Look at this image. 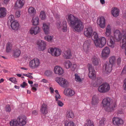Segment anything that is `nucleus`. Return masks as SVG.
Returning a JSON list of instances; mask_svg holds the SVG:
<instances>
[{"instance_id": "obj_1", "label": "nucleus", "mask_w": 126, "mask_h": 126, "mask_svg": "<svg viewBox=\"0 0 126 126\" xmlns=\"http://www.w3.org/2000/svg\"><path fill=\"white\" fill-rule=\"evenodd\" d=\"M113 36H111L109 39L108 44V46L111 48H114L115 46V41H119L122 39L120 43V45L122 48L126 45V36L120 33V31L116 30L114 31Z\"/></svg>"}, {"instance_id": "obj_2", "label": "nucleus", "mask_w": 126, "mask_h": 126, "mask_svg": "<svg viewBox=\"0 0 126 126\" xmlns=\"http://www.w3.org/2000/svg\"><path fill=\"white\" fill-rule=\"evenodd\" d=\"M66 18L70 26L74 31L80 32L83 30V23L79 19L71 14L68 15Z\"/></svg>"}, {"instance_id": "obj_3", "label": "nucleus", "mask_w": 126, "mask_h": 126, "mask_svg": "<svg viewBox=\"0 0 126 126\" xmlns=\"http://www.w3.org/2000/svg\"><path fill=\"white\" fill-rule=\"evenodd\" d=\"M111 99L110 98L106 97L104 99L102 102L105 110L108 112H112L116 107L115 104L111 103Z\"/></svg>"}, {"instance_id": "obj_4", "label": "nucleus", "mask_w": 126, "mask_h": 126, "mask_svg": "<svg viewBox=\"0 0 126 126\" xmlns=\"http://www.w3.org/2000/svg\"><path fill=\"white\" fill-rule=\"evenodd\" d=\"M40 62L39 59L36 58L30 61L29 65L31 68L32 69H37L40 66Z\"/></svg>"}, {"instance_id": "obj_5", "label": "nucleus", "mask_w": 126, "mask_h": 126, "mask_svg": "<svg viewBox=\"0 0 126 126\" xmlns=\"http://www.w3.org/2000/svg\"><path fill=\"white\" fill-rule=\"evenodd\" d=\"M94 42L96 47L102 48L106 44V40L105 37H101L97 40H94Z\"/></svg>"}, {"instance_id": "obj_6", "label": "nucleus", "mask_w": 126, "mask_h": 126, "mask_svg": "<svg viewBox=\"0 0 126 126\" xmlns=\"http://www.w3.org/2000/svg\"><path fill=\"white\" fill-rule=\"evenodd\" d=\"M58 29H61L63 32H66L67 30V23L65 19L58 21L56 24Z\"/></svg>"}, {"instance_id": "obj_7", "label": "nucleus", "mask_w": 126, "mask_h": 126, "mask_svg": "<svg viewBox=\"0 0 126 126\" xmlns=\"http://www.w3.org/2000/svg\"><path fill=\"white\" fill-rule=\"evenodd\" d=\"M110 89L109 84L107 83H104L98 87V90L100 93H105L108 92Z\"/></svg>"}, {"instance_id": "obj_8", "label": "nucleus", "mask_w": 126, "mask_h": 126, "mask_svg": "<svg viewBox=\"0 0 126 126\" xmlns=\"http://www.w3.org/2000/svg\"><path fill=\"white\" fill-rule=\"evenodd\" d=\"M55 80L61 86L65 88L68 86V82L64 78L57 77L55 79Z\"/></svg>"}, {"instance_id": "obj_9", "label": "nucleus", "mask_w": 126, "mask_h": 126, "mask_svg": "<svg viewBox=\"0 0 126 126\" xmlns=\"http://www.w3.org/2000/svg\"><path fill=\"white\" fill-rule=\"evenodd\" d=\"M48 52L51 55L54 57H58L60 56L62 52L61 49L56 47L50 48L48 49Z\"/></svg>"}, {"instance_id": "obj_10", "label": "nucleus", "mask_w": 126, "mask_h": 126, "mask_svg": "<svg viewBox=\"0 0 126 126\" xmlns=\"http://www.w3.org/2000/svg\"><path fill=\"white\" fill-rule=\"evenodd\" d=\"M110 48L106 46L103 48L101 53V57L102 58L106 59L110 55Z\"/></svg>"}, {"instance_id": "obj_11", "label": "nucleus", "mask_w": 126, "mask_h": 126, "mask_svg": "<svg viewBox=\"0 0 126 126\" xmlns=\"http://www.w3.org/2000/svg\"><path fill=\"white\" fill-rule=\"evenodd\" d=\"M18 126H23L26 123L27 121L26 116L24 115L19 116L17 118Z\"/></svg>"}, {"instance_id": "obj_12", "label": "nucleus", "mask_w": 126, "mask_h": 126, "mask_svg": "<svg viewBox=\"0 0 126 126\" xmlns=\"http://www.w3.org/2000/svg\"><path fill=\"white\" fill-rule=\"evenodd\" d=\"M93 30L92 28L91 27H88L85 28L84 30V34L86 36L90 38L92 35Z\"/></svg>"}, {"instance_id": "obj_13", "label": "nucleus", "mask_w": 126, "mask_h": 126, "mask_svg": "<svg viewBox=\"0 0 126 126\" xmlns=\"http://www.w3.org/2000/svg\"><path fill=\"white\" fill-rule=\"evenodd\" d=\"M40 32V29L38 26H33L30 29L29 33L33 35H35Z\"/></svg>"}, {"instance_id": "obj_14", "label": "nucleus", "mask_w": 126, "mask_h": 126, "mask_svg": "<svg viewBox=\"0 0 126 126\" xmlns=\"http://www.w3.org/2000/svg\"><path fill=\"white\" fill-rule=\"evenodd\" d=\"M97 23L101 28H104L105 25V20L103 16L98 18L97 20Z\"/></svg>"}, {"instance_id": "obj_15", "label": "nucleus", "mask_w": 126, "mask_h": 126, "mask_svg": "<svg viewBox=\"0 0 126 126\" xmlns=\"http://www.w3.org/2000/svg\"><path fill=\"white\" fill-rule=\"evenodd\" d=\"M112 122L114 125L119 126L123 124L124 123L123 120L119 117H114L112 119Z\"/></svg>"}, {"instance_id": "obj_16", "label": "nucleus", "mask_w": 126, "mask_h": 126, "mask_svg": "<svg viewBox=\"0 0 126 126\" xmlns=\"http://www.w3.org/2000/svg\"><path fill=\"white\" fill-rule=\"evenodd\" d=\"M89 73L88 76L89 78L92 79L95 78V71L94 68L91 65H90L89 67Z\"/></svg>"}, {"instance_id": "obj_17", "label": "nucleus", "mask_w": 126, "mask_h": 126, "mask_svg": "<svg viewBox=\"0 0 126 126\" xmlns=\"http://www.w3.org/2000/svg\"><path fill=\"white\" fill-rule=\"evenodd\" d=\"M63 93L66 96L71 97L75 94V92L74 90L70 89H66L64 90Z\"/></svg>"}, {"instance_id": "obj_18", "label": "nucleus", "mask_w": 126, "mask_h": 126, "mask_svg": "<svg viewBox=\"0 0 126 126\" xmlns=\"http://www.w3.org/2000/svg\"><path fill=\"white\" fill-rule=\"evenodd\" d=\"M54 72L56 74L59 75H62L64 73V71L61 67L59 66H56L54 68Z\"/></svg>"}, {"instance_id": "obj_19", "label": "nucleus", "mask_w": 126, "mask_h": 126, "mask_svg": "<svg viewBox=\"0 0 126 126\" xmlns=\"http://www.w3.org/2000/svg\"><path fill=\"white\" fill-rule=\"evenodd\" d=\"M92 63L94 66H98L101 65L100 61L99 58L96 56H94L92 58Z\"/></svg>"}, {"instance_id": "obj_20", "label": "nucleus", "mask_w": 126, "mask_h": 126, "mask_svg": "<svg viewBox=\"0 0 126 126\" xmlns=\"http://www.w3.org/2000/svg\"><path fill=\"white\" fill-rule=\"evenodd\" d=\"M37 44L39 46V48L41 50H44L46 48L45 42L41 40H39L37 42Z\"/></svg>"}, {"instance_id": "obj_21", "label": "nucleus", "mask_w": 126, "mask_h": 126, "mask_svg": "<svg viewBox=\"0 0 126 126\" xmlns=\"http://www.w3.org/2000/svg\"><path fill=\"white\" fill-rule=\"evenodd\" d=\"M112 65L109 63H106L103 67L105 72L107 73L110 72L112 70Z\"/></svg>"}, {"instance_id": "obj_22", "label": "nucleus", "mask_w": 126, "mask_h": 126, "mask_svg": "<svg viewBox=\"0 0 126 126\" xmlns=\"http://www.w3.org/2000/svg\"><path fill=\"white\" fill-rule=\"evenodd\" d=\"M91 43L90 40L89 39L86 41L83 44V49L85 52L88 51Z\"/></svg>"}, {"instance_id": "obj_23", "label": "nucleus", "mask_w": 126, "mask_h": 126, "mask_svg": "<svg viewBox=\"0 0 126 126\" xmlns=\"http://www.w3.org/2000/svg\"><path fill=\"white\" fill-rule=\"evenodd\" d=\"M50 24L49 23H44L43 24L42 29L45 33L46 34H48L49 33Z\"/></svg>"}, {"instance_id": "obj_24", "label": "nucleus", "mask_w": 126, "mask_h": 126, "mask_svg": "<svg viewBox=\"0 0 126 126\" xmlns=\"http://www.w3.org/2000/svg\"><path fill=\"white\" fill-rule=\"evenodd\" d=\"M25 3L24 0H17L15 3V7L17 8H22Z\"/></svg>"}, {"instance_id": "obj_25", "label": "nucleus", "mask_w": 126, "mask_h": 126, "mask_svg": "<svg viewBox=\"0 0 126 126\" xmlns=\"http://www.w3.org/2000/svg\"><path fill=\"white\" fill-rule=\"evenodd\" d=\"M40 111L42 113L45 115L48 113L47 106L46 104L43 103L40 109Z\"/></svg>"}, {"instance_id": "obj_26", "label": "nucleus", "mask_w": 126, "mask_h": 126, "mask_svg": "<svg viewBox=\"0 0 126 126\" xmlns=\"http://www.w3.org/2000/svg\"><path fill=\"white\" fill-rule=\"evenodd\" d=\"M111 26L108 25L107 26L106 29V31L105 33V35L106 36L109 37V38L111 36Z\"/></svg>"}, {"instance_id": "obj_27", "label": "nucleus", "mask_w": 126, "mask_h": 126, "mask_svg": "<svg viewBox=\"0 0 126 126\" xmlns=\"http://www.w3.org/2000/svg\"><path fill=\"white\" fill-rule=\"evenodd\" d=\"M72 54L70 50L68 49L64 52L63 57L65 59H69L71 58Z\"/></svg>"}, {"instance_id": "obj_28", "label": "nucleus", "mask_w": 126, "mask_h": 126, "mask_svg": "<svg viewBox=\"0 0 126 126\" xmlns=\"http://www.w3.org/2000/svg\"><path fill=\"white\" fill-rule=\"evenodd\" d=\"M6 10L4 7L0 8V18L5 17L6 15Z\"/></svg>"}, {"instance_id": "obj_29", "label": "nucleus", "mask_w": 126, "mask_h": 126, "mask_svg": "<svg viewBox=\"0 0 126 126\" xmlns=\"http://www.w3.org/2000/svg\"><path fill=\"white\" fill-rule=\"evenodd\" d=\"M111 14L113 16L116 17L119 15V11L118 9L116 8H112Z\"/></svg>"}, {"instance_id": "obj_30", "label": "nucleus", "mask_w": 126, "mask_h": 126, "mask_svg": "<svg viewBox=\"0 0 126 126\" xmlns=\"http://www.w3.org/2000/svg\"><path fill=\"white\" fill-rule=\"evenodd\" d=\"M11 23V27L13 29L16 30L18 29L19 24L17 21L15 20Z\"/></svg>"}, {"instance_id": "obj_31", "label": "nucleus", "mask_w": 126, "mask_h": 126, "mask_svg": "<svg viewBox=\"0 0 126 126\" xmlns=\"http://www.w3.org/2000/svg\"><path fill=\"white\" fill-rule=\"evenodd\" d=\"M99 102L98 97L96 95H94L93 97L91 103L92 105H97Z\"/></svg>"}, {"instance_id": "obj_32", "label": "nucleus", "mask_w": 126, "mask_h": 126, "mask_svg": "<svg viewBox=\"0 0 126 126\" xmlns=\"http://www.w3.org/2000/svg\"><path fill=\"white\" fill-rule=\"evenodd\" d=\"M21 53V51L18 48H16L13 50V56L15 58L18 57Z\"/></svg>"}, {"instance_id": "obj_33", "label": "nucleus", "mask_w": 126, "mask_h": 126, "mask_svg": "<svg viewBox=\"0 0 126 126\" xmlns=\"http://www.w3.org/2000/svg\"><path fill=\"white\" fill-rule=\"evenodd\" d=\"M64 126H76V125L72 121H65L64 123Z\"/></svg>"}, {"instance_id": "obj_34", "label": "nucleus", "mask_w": 126, "mask_h": 126, "mask_svg": "<svg viewBox=\"0 0 126 126\" xmlns=\"http://www.w3.org/2000/svg\"><path fill=\"white\" fill-rule=\"evenodd\" d=\"M39 21L38 16H36L33 17L32 20V22L33 25H38L39 23Z\"/></svg>"}, {"instance_id": "obj_35", "label": "nucleus", "mask_w": 126, "mask_h": 126, "mask_svg": "<svg viewBox=\"0 0 126 126\" xmlns=\"http://www.w3.org/2000/svg\"><path fill=\"white\" fill-rule=\"evenodd\" d=\"M66 116L69 118L73 119L74 117V113L71 111H67L66 112Z\"/></svg>"}, {"instance_id": "obj_36", "label": "nucleus", "mask_w": 126, "mask_h": 126, "mask_svg": "<svg viewBox=\"0 0 126 126\" xmlns=\"http://www.w3.org/2000/svg\"><path fill=\"white\" fill-rule=\"evenodd\" d=\"M75 79L77 82H81L82 81L83 79L81 78L78 74L76 73L75 74Z\"/></svg>"}, {"instance_id": "obj_37", "label": "nucleus", "mask_w": 126, "mask_h": 126, "mask_svg": "<svg viewBox=\"0 0 126 126\" xmlns=\"http://www.w3.org/2000/svg\"><path fill=\"white\" fill-rule=\"evenodd\" d=\"M10 126H18L17 119L12 120L10 122Z\"/></svg>"}, {"instance_id": "obj_38", "label": "nucleus", "mask_w": 126, "mask_h": 126, "mask_svg": "<svg viewBox=\"0 0 126 126\" xmlns=\"http://www.w3.org/2000/svg\"><path fill=\"white\" fill-rule=\"evenodd\" d=\"M12 48V45L10 42L7 43L6 45V50L7 52H10Z\"/></svg>"}, {"instance_id": "obj_39", "label": "nucleus", "mask_w": 126, "mask_h": 126, "mask_svg": "<svg viewBox=\"0 0 126 126\" xmlns=\"http://www.w3.org/2000/svg\"><path fill=\"white\" fill-rule=\"evenodd\" d=\"M84 126H94L93 121L87 119L85 123Z\"/></svg>"}, {"instance_id": "obj_40", "label": "nucleus", "mask_w": 126, "mask_h": 126, "mask_svg": "<svg viewBox=\"0 0 126 126\" xmlns=\"http://www.w3.org/2000/svg\"><path fill=\"white\" fill-rule=\"evenodd\" d=\"M28 10L29 14L30 15L34 14L36 13L35 9L32 7H30Z\"/></svg>"}, {"instance_id": "obj_41", "label": "nucleus", "mask_w": 126, "mask_h": 126, "mask_svg": "<svg viewBox=\"0 0 126 126\" xmlns=\"http://www.w3.org/2000/svg\"><path fill=\"white\" fill-rule=\"evenodd\" d=\"M64 64L66 68L69 69L72 65V63L69 61H67L64 63Z\"/></svg>"}, {"instance_id": "obj_42", "label": "nucleus", "mask_w": 126, "mask_h": 126, "mask_svg": "<svg viewBox=\"0 0 126 126\" xmlns=\"http://www.w3.org/2000/svg\"><path fill=\"white\" fill-rule=\"evenodd\" d=\"M116 59V57L114 56H112L110 57L109 58L110 63L112 65V64L115 62Z\"/></svg>"}, {"instance_id": "obj_43", "label": "nucleus", "mask_w": 126, "mask_h": 126, "mask_svg": "<svg viewBox=\"0 0 126 126\" xmlns=\"http://www.w3.org/2000/svg\"><path fill=\"white\" fill-rule=\"evenodd\" d=\"M40 17L42 20H44L46 18V14L45 12L43 11H41L40 14Z\"/></svg>"}, {"instance_id": "obj_44", "label": "nucleus", "mask_w": 126, "mask_h": 126, "mask_svg": "<svg viewBox=\"0 0 126 126\" xmlns=\"http://www.w3.org/2000/svg\"><path fill=\"white\" fill-rule=\"evenodd\" d=\"M106 119L104 118H102L99 122V125L100 126H104L105 123Z\"/></svg>"}, {"instance_id": "obj_45", "label": "nucleus", "mask_w": 126, "mask_h": 126, "mask_svg": "<svg viewBox=\"0 0 126 126\" xmlns=\"http://www.w3.org/2000/svg\"><path fill=\"white\" fill-rule=\"evenodd\" d=\"M15 18L14 16L12 15H11L9 16L8 18V21H10L11 23L14 21Z\"/></svg>"}, {"instance_id": "obj_46", "label": "nucleus", "mask_w": 126, "mask_h": 126, "mask_svg": "<svg viewBox=\"0 0 126 126\" xmlns=\"http://www.w3.org/2000/svg\"><path fill=\"white\" fill-rule=\"evenodd\" d=\"M92 36L91 37L93 36V37L94 39V40H97L99 38H98V35L97 33L95 32H93L92 34Z\"/></svg>"}, {"instance_id": "obj_47", "label": "nucleus", "mask_w": 126, "mask_h": 126, "mask_svg": "<svg viewBox=\"0 0 126 126\" xmlns=\"http://www.w3.org/2000/svg\"><path fill=\"white\" fill-rule=\"evenodd\" d=\"M45 40L48 42L51 41L53 38V37L51 36L47 35L45 37Z\"/></svg>"}, {"instance_id": "obj_48", "label": "nucleus", "mask_w": 126, "mask_h": 126, "mask_svg": "<svg viewBox=\"0 0 126 126\" xmlns=\"http://www.w3.org/2000/svg\"><path fill=\"white\" fill-rule=\"evenodd\" d=\"M52 73V72L50 70H47L46 71L45 73V75L47 76H50Z\"/></svg>"}, {"instance_id": "obj_49", "label": "nucleus", "mask_w": 126, "mask_h": 126, "mask_svg": "<svg viewBox=\"0 0 126 126\" xmlns=\"http://www.w3.org/2000/svg\"><path fill=\"white\" fill-rule=\"evenodd\" d=\"M9 81L15 84H16L17 81L16 80V79L14 77L8 79Z\"/></svg>"}, {"instance_id": "obj_50", "label": "nucleus", "mask_w": 126, "mask_h": 126, "mask_svg": "<svg viewBox=\"0 0 126 126\" xmlns=\"http://www.w3.org/2000/svg\"><path fill=\"white\" fill-rule=\"evenodd\" d=\"M5 110L8 112H9L11 111V107L9 105H7L5 107Z\"/></svg>"}, {"instance_id": "obj_51", "label": "nucleus", "mask_w": 126, "mask_h": 126, "mask_svg": "<svg viewBox=\"0 0 126 126\" xmlns=\"http://www.w3.org/2000/svg\"><path fill=\"white\" fill-rule=\"evenodd\" d=\"M53 15L54 16L57 18H58L60 16V14L57 12H53Z\"/></svg>"}, {"instance_id": "obj_52", "label": "nucleus", "mask_w": 126, "mask_h": 126, "mask_svg": "<svg viewBox=\"0 0 126 126\" xmlns=\"http://www.w3.org/2000/svg\"><path fill=\"white\" fill-rule=\"evenodd\" d=\"M126 74V65L124 67L121 73V75H122Z\"/></svg>"}, {"instance_id": "obj_53", "label": "nucleus", "mask_w": 126, "mask_h": 126, "mask_svg": "<svg viewBox=\"0 0 126 126\" xmlns=\"http://www.w3.org/2000/svg\"><path fill=\"white\" fill-rule=\"evenodd\" d=\"M20 11H16L15 13L16 16L17 17H19L20 15Z\"/></svg>"}, {"instance_id": "obj_54", "label": "nucleus", "mask_w": 126, "mask_h": 126, "mask_svg": "<svg viewBox=\"0 0 126 126\" xmlns=\"http://www.w3.org/2000/svg\"><path fill=\"white\" fill-rule=\"evenodd\" d=\"M57 104L58 106L60 107H62L63 105V103L60 100H58Z\"/></svg>"}, {"instance_id": "obj_55", "label": "nucleus", "mask_w": 126, "mask_h": 126, "mask_svg": "<svg viewBox=\"0 0 126 126\" xmlns=\"http://www.w3.org/2000/svg\"><path fill=\"white\" fill-rule=\"evenodd\" d=\"M55 99L56 101L58 100V99H60L61 98V96L59 94H55Z\"/></svg>"}, {"instance_id": "obj_56", "label": "nucleus", "mask_w": 126, "mask_h": 126, "mask_svg": "<svg viewBox=\"0 0 126 126\" xmlns=\"http://www.w3.org/2000/svg\"><path fill=\"white\" fill-rule=\"evenodd\" d=\"M123 86L124 89L126 91V78L124 80Z\"/></svg>"}, {"instance_id": "obj_57", "label": "nucleus", "mask_w": 126, "mask_h": 126, "mask_svg": "<svg viewBox=\"0 0 126 126\" xmlns=\"http://www.w3.org/2000/svg\"><path fill=\"white\" fill-rule=\"evenodd\" d=\"M30 74H32L29 73V74H24L23 75L24 76L28 77L31 79H32L33 78V77L30 75Z\"/></svg>"}, {"instance_id": "obj_58", "label": "nucleus", "mask_w": 126, "mask_h": 126, "mask_svg": "<svg viewBox=\"0 0 126 126\" xmlns=\"http://www.w3.org/2000/svg\"><path fill=\"white\" fill-rule=\"evenodd\" d=\"M72 66V70L73 71H74L75 70V69L76 68L77 65L76 64H74L73 65H71Z\"/></svg>"}, {"instance_id": "obj_59", "label": "nucleus", "mask_w": 126, "mask_h": 126, "mask_svg": "<svg viewBox=\"0 0 126 126\" xmlns=\"http://www.w3.org/2000/svg\"><path fill=\"white\" fill-rule=\"evenodd\" d=\"M117 112L119 114H123L124 113L123 110L122 109H120L118 110Z\"/></svg>"}, {"instance_id": "obj_60", "label": "nucleus", "mask_w": 126, "mask_h": 126, "mask_svg": "<svg viewBox=\"0 0 126 126\" xmlns=\"http://www.w3.org/2000/svg\"><path fill=\"white\" fill-rule=\"evenodd\" d=\"M121 58L120 57L118 58L117 60V64L119 65L121 63Z\"/></svg>"}, {"instance_id": "obj_61", "label": "nucleus", "mask_w": 126, "mask_h": 126, "mask_svg": "<svg viewBox=\"0 0 126 126\" xmlns=\"http://www.w3.org/2000/svg\"><path fill=\"white\" fill-rule=\"evenodd\" d=\"M27 83L24 82L22 84H21V86L23 88H24L27 85Z\"/></svg>"}, {"instance_id": "obj_62", "label": "nucleus", "mask_w": 126, "mask_h": 126, "mask_svg": "<svg viewBox=\"0 0 126 126\" xmlns=\"http://www.w3.org/2000/svg\"><path fill=\"white\" fill-rule=\"evenodd\" d=\"M32 113L34 115H37V112L36 110H34L32 111Z\"/></svg>"}, {"instance_id": "obj_63", "label": "nucleus", "mask_w": 126, "mask_h": 126, "mask_svg": "<svg viewBox=\"0 0 126 126\" xmlns=\"http://www.w3.org/2000/svg\"><path fill=\"white\" fill-rule=\"evenodd\" d=\"M49 89L51 93H53L54 92V90L52 88L50 87Z\"/></svg>"}, {"instance_id": "obj_64", "label": "nucleus", "mask_w": 126, "mask_h": 126, "mask_svg": "<svg viewBox=\"0 0 126 126\" xmlns=\"http://www.w3.org/2000/svg\"><path fill=\"white\" fill-rule=\"evenodd\" d=\"M42 81L44 83H46L48 81L45 79H43L42 80Z\"/></svg>"}]
</instances>
